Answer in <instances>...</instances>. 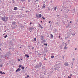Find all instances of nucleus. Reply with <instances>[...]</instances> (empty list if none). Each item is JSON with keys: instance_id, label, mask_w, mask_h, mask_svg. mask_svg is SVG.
Segmentation results:
<instances>
[{"instance_id": "f257e3e1", "label": "nucleus", "mask_w": 78, "mask_h": 78, "mask_svg": "<svg viewBox=\"0 0 78 78\" xmlns=\"http://www.w3.org/2000/svg\"><path fill=\"white\" fill-rule=\"evenodd\" d=\"M41 66H42V63L40 62L39 63V64L37 65L36 66H35L34 67L36 69H38L39 67H41Z\"/></svg>"}, {"instance_id": "f03ea898", "label": "nucleus", "mask_w": 78, "mask_h": 78, "mask_svg": "<svg viewBox=\"0 0 78 78\" xmlns=\"http://www.w3.org/2000/svg\"><path fill=\"white\" fill-rule=\"evenodd\" d=\"M2 19L4 22H7L8 20V17H2Z\"/></svg>"}, {"instance_id": "7ed1b4c3", "label": "nucleus", "mask_w": 78, "mask_h": 78, "mask_svg": "<svg viewBox=\"0 0 78 78\" xmlns=\"http://www.w3.org/2000/svg\"><path fill=\"white\" fill-rule=\"evenodd\" d=\"M38 27L39 28H41L42 29V26L40 24L38 25Z\"/></svg>"}, {"instance_id": "20e7f679", "label": "nucleus", "mask_w": 78, "mask_h": 78, "mask_svg": "<svg viewBox=\"0 0 78 78\" xmlns=\"http://www.w3.org/2000/svg\"><path fill=\"white\" fill-rule=\"evenodd\" d=\"M64 65H65V66H68L69 65V64L66 62L65 63H64Z\"/></svg>"}, {"instance_id": "39448f33", "label": "nucleus", "mask_w": 78, "mask_h": 78, "mask_svg": "<svg viewBox=\"0 0 78 78\" xmlns=\"http://www.w3.org/2000/svg\"><path fill=\"white\" fill-rule=\"evenodd\" d=\"M21 70V69H20V68H18L17 70H16V72H18V71H20Z\"/></svg>"}, {"instance_id": "423d86ee", "label": "nucleus", "mask_w": 78, "mask_h": 78, "mask_svg": "<svg viewBox=\"0 0 78 78\" xmlns=\"http://www.w3.org/2000/svg\"><path fill=\"white\" fill-rule=\"evenodd\" d=\"M41 40H43V39H44V36H41Z\"/></svg>"}, {"instance_id": "0eeeda50", "label": "nucleus", "mask_w": 78, "mask_h": 78, "mask_svg": "<svg viewBox=\"0 0 78 78\" xmlns=\"http://www.w3.org/2000/svg\"><path fill=\"white\" fill-rule=\"evenodd\" d=\"M15 24H16V22H13L12 23V25H15Z\"/></svg>"}, {"instance_id": "6e6552de", "label": "nucleus", "mask_w": 78, "mask_h": 78, "mask_svg": "<svg viewBox=\"0 0 78 78\" xmlns=\"http://www.w3.org/2000/svg\"><path fill=\"white\" fill-rule=\"evenodd\" d=\"M14 10H15V11H16V10H17V8L16 7H15L14 8Z\"/></svg>"}, {"instance_id": "1a4fd4ad", "label": "nucleus", "mask_w": 78, "mask_h": 78, "mask_svg": "<svg viewBox=\"0 0 78 78\" xmlns=\"http://www.w3.org/2000/svg\"><path fill=\"white\" fill-rule=\"evenodd\" d=\"M33 29H34V28L32 27H30V28H29L30 30H33Z\"/></svg>"}, {"instance_id": "9d476101", "label": "nucleus", "mask_w": 78, "mask_h": 78, "mask_svg": "<svg viewBox=\"0 0 78 78\" xmlns=\"http://www.w3.org/2000/svg\"><path fill=\"white\" fill-rule=\"evenodd\" d=\"M39 17H40V18H41V17H42V15L41 14H40L39 15Z\"/></svg>"}, {"instance_id": "9b49d317", "label": "nucleus", "mask_w": 78, "mask_h": 78, "mask_svg": "<svg viewBox=\"0 0 78 78\" xmlns=\"http://www.w3.org/2000/svg\"><path fill=\"white\" fill-rule=\"evenodd\" d=\"M51 34V37H52L51 38H52V37H53V35L52 34Z\"/></svg>"}, {"instance_id": "f8f14e48", "label": "nucleus", "mask_w": 78, "mask_h": 78, "mask_svg": "<svg viewBox=\"0 0 78 78\" xmlns=\"http://www.w3.org/2000/svg\"><path fill=\"white\" fill-rule=\"evenodd\" d=\"M45 7V4H44V5L42 6V8H44Z\"/></svg>"}, {"instance_id": "ddd939ff", "label": "nucleus", "mask_w": 78, "mask_h": 78, "mask_svg": "<svg viewBox=\"0 0 78 78\" xmlns=\"http://www.w3.org/2000/svg\"><path fill=\"white\" fill-rule=\"evenodd\" d=\"M21 68L23 70V69H25V67H23V66H22L21 67Z\"/></svg>"}, {"instance_id": "4468645a", "label": "nucleus", "mask_w": 78, "mask_h": 78, "mask_svg": "<svg viewBox=\"0 0 78 78\" xmlns=\"http://www.w3.org/2000/svg\"><path fill=\"white\" fill-rule=\"evenodd\" d=\"M8 56V55H7V54H6L5 55V57H7Z\"/></svg>"}, {"instance_id": "2eb2a0df", "label": "nucleus", "mask_w": 78, "mask_h": 78, "mask_svg": "<svg viewBox=\"0 0 78 78\" xmlns=\"http://www.w3.org/2000/svg\"><path fill=\"white\" fill-rule=\"evenodd\" d=\"M56 9H57L56 7H55L54 8V10H55V11L56 10Z\"/></svg>"}, {"instance_id": "dca6fc26", "label": "nucleus", "mask_w": 78, "mask_h": 78, "mask_svg": "<svg viewBox=\"0 0 78 78\" xmlns=\"http://www.w3.org/2000/svg\"><path fill=\"white\" fill-rule=\"evenodd\" d=\"M65 50H67V47H66V46L64 47Z\"/></svg>"}, {"instance_id": "f3484780", "label": "nucleus", "mask_w": 78, "mask_h": 78, "mask_svg": "<svg viewBox=\"0 0 78 78\" xmlns=\"http://www.w3.org/2000/svg\"><path fill=\"white\" fill-rule=\"evenodd\" d=\"M6 37H8V35H6L4 36L5 38H6Z\"/></svg>"}, {"instance_id": "a211bd4d", "label": "nucleus", "mask_w": 78, "mask_h": 78, "mask_svg": "<svg viewBox=\"0 0 78 78\" xmlns=\"http://www.w3.org/2000/svg\"><path fill=\"white\" fill-rule=\"evenodd\" d=\"M51 58H54V56H51Z\"/></svg>"}, {"instance_id": "6ab92c4d", "label": "nucleus", "mask_w": 78, "mask_h": 78, "mask_svg": "<svg viewBox=\"0 0 78 78\" xmlns=\"http://www.w3.org/2000/svg\"><path fill=\"white\" fill-rule=\"evenodd\" d=\"M55 70H56V71H58V69H56V68H55Z\"/></svg>"}, {"instance_id": "aec40b11", "label": "nucleus", "mask_w": 78, "mask_h": 78, "mask_svg": "<svg viewBox=\"0 0 78 78\" xmlns=\"http://www.w3.org/2000/svg\"><path fill=\"white\" fill-rule=\"evenodd\" d=\"M2 74H5V73L3 72L2 73Z\"/></svg>"}, {"instance_id": "412c9836", "label": "nucleus", "mask_w": 78, "mask_h": 78, "mask_svg": "<svg viewBox=\"0 0 78 78\" xmlns=\"http://www.w3.org/2000/svg\"><path fill=\"white\" fill-rule=\"evenodd\" d=\"M37 1H38V0H36V1L35 0V3H36V2H37Z\"/></svg>"}, {"instance_id": "4be33fe9", "label": "nucleus", "mask_w": 78, "mask_h": 78, "mask_svg": "<svg viewBox=\"0 0 78 78\" xmlns=\"http://www.w3.org/2000/svg\"><path fill=\"white\" fill-rule=\"evenodd\" d=\"M19 68H20L21 67V65H19Z\"/></svg>"}, {"instance_id": "5701e85b", "label": "nucleus", "mask_w": 78, "mask_h": 78, "mask_svg": "<svg viewBox=\"0 0 78 78\" xmlns=\"http://www.w3.org/2000/svg\"><path fill=\"white\" fill-rule=\"evenodd\" d=\"M27 58H30V56H29L28 55H27Z\"/></svg>"}, {"instance_id": "b1692460", "label": "nucleus", "mask_w": 78, "mask_h": 78, "mask_svg": "<svg viewBox=\"0 0 78 78\" xmlns=\"http://www.w3.org/2000/svg\"><path fill=\"white\" fill-rule=\"evenodd\" d=\"M30 12V11H26V12Z\"/></svg>"}, {"instance_id": "393cba45", "label": "nucleus", "mask_w": 78, "mask_h": 78, "mask_svg": "<svg viewBox=\"0 0 78 78\" xmlns=\"http://www.w3.org/2000/svg\"><path fill=\"white\" fill-rule=\"evenodd\" d=\"M42 19H43L44 20H45V18H44V17H42Z\"/></svg>"}, {"instance_id": "a878e982", "label": "nucleus", "mask_w": 78, "mask_h": 78, "mask_svg": "<svg viewBox=\"0 0 78 78\" xmlns=\"http://www.w3.org/2000/svg\"><path fill=\"white\" fill-rule=\"evenodd\" d=\"M2 71H0V73H1V74H2Z\"/></svg>"}, {"instance_id": "bb28decb", "label": "nucleus", "mask_w": 78, "mask_h": 78, "mask_svg": "<svg viewBox=\"0 0 78 78\" xmlns=\"http://www.w3.org/2000/svg\"><path fill=\"white\" fill-rule=\"evenodd\" d=\"M21 1L22 2H24V1H25V0H21Z\"/></svg>"}, {"instance_id": "cd10ccee", "label": "nucleus", "mask_w": 78, "mask_h": 78, "mask_svg": "<svg viewBox=\"0 0 78 78\" xmlns=\"http://www.w3.org/2000/svg\"><path fill=\"white\" fill-rule=\"evenodd\" d=\"M48 11L50 10V9H49V8H48Z\"/></svg>"}, {"instance_id": "c85d7f7f", "label": "nucleus", "mask_w": 78, "mask_h": 78, "mask_svg": "<svg viewBox=\"0 0 78 78\" xmlns=\"http://www.w3.org/2000/svg\"><path fill=\"white\" fill-rule=\"evenodd\" d=\"M32 50H33V49H34V47H33L32 48Z\"/></svg>"}, {"instance_id": "c756f323", "label": "nucleus", "mask_w": 78, "mask_h": 78, "mask_svg": "<svg viewBox=\"0 0 78 78\" xmlns=\"http://www.w3.org/2000/svg\"><path fill=\"white\" fill-rule=\"evenodd\" d=\"M44 45L46 46H47V44H44Z\"/></svg>"}, {"instance_id": "7c9ffc66", "label": "nucleus", "mask_w": 78, "mask_h": 78, "mask_svg": "<svg viewBox=\"0 0 78 78\" xmlns=\"http://www.w3.org/2000/svg\"><path fill=\"white\" fill-rule=\"evenodd\" d=\"M27 56H28V55H27V54H26V55H25V56H26V57H27Z\"/></svg>"}, {"instance_id": "2f4dec72", "label": "nucleus", "mask_w": 78, "mask_h": 78, "mask_svg": "<svg viewBox=\"0 0 78 78\" xmlns=\"http://www.w3.org/2000/svg\"><path fill=\"white\" fill-rule=\"evenodd\" d=\"M34 40L35 41H36V38H34Z\"/></svg>"}, {"instance_id": "473e14b6", "label": "nucleus", "mask_w": 78, "mask_h": 78, "mask_svg": "<svg viewBox=\"0 0 78 78\" xmlns=\"http://www.w3.org/2000/svg\"><path fill=\"white\" fill-rule=\"evenodd\" d=\"M74 60H75V58H73V61H74Z\"/></svg>"}, {"instance_id": "72a5a7b5", "label": "nucleus", "mask_w": 78, "mask_h": 78, "mask_svg": "<svg viewBox=\"0 0 78 78\" xmlns=\"http://www.w3.org/2000/svg\"><path fill=\"white\" fill-rule=\"evenodd\" d=\"M73 11H75V9H73Z\"/></svg>"}, {"instance_id": "f704fd0d", "label": "nucleus", "mask_w": 78, "mask_h": 78, "mask_svg": "<svg viewBox=\"0 0 78 78\" xmlns=\"http://www.w3.org/2000/svg\"><path fill=\"white\" fill-rule=\"evenodd\" d=\"M73 36H74V35H75V34H73Z\"/></svg>"}, {"instance_id": "c9c22d12", "label": "nucleus", "mask_w": 78, "mask_h": 78, "mask_svg": "<svg viewBox=\"0 0 78 78\" xmlns=\"http://www.w3.org/2000/svg\"><path fill=\"white\" fill-rule=\"evenodd\" d=\"M27 78H28V77H29V75L27 76Z\"/></svg>"}, {"instance_id": "e433bc0d", "label": "nucleus", "mask_w": 78, "mask_h": 78, "mask_svg": "<svg viewBox=\"0 0 78 78\" xmlns=\"http://www.w3.org/2000/svg\"><path fill=\"white\" fill-rule=\"evenodd\" d=\"M68 77L69 78H71V77H70L69 76H68Z\"/></svg>"}, {"instance_id": "4c0bfd02", "label": "nucleus", "mask_w": 78, "mask_h": 78, "mask_svg": "<svg viewBox=\"0 0 78 78\" xmlns=\"http://www.w3.org/2000/svg\"><path fill=\"white\" fill-rule=\"evenodd\" d=\"M51 23V21L49 22V23Z\"/></svg>"}, {"instance_id": "58836bf2", "label": "nucleus", "mask_w": 78, "mask_h": 78, "mask_svg": "<svg viewBox=\"0 0 78 78\" xmlns=\"http://www.w3.org/2000/svg\"><path fill=\"white\" fill-rule=\"evenodd\" d=\"M44 60H45L46 59V58H45L44 57Z\"/></svg>"}, {"instance_id": "ea45409f", "label": "nucleus", "mask_w": 78, "mask_h": 78, "mask_svg": "<svg viewBox=\"0 0 78 78\" xmlns=\"http://www.w3.org/2000/svg\"><path fill=\"white\" fill-rule=\"evenodd\" d=\"M68 41H69V42H70V40H69Z\"/></svg>"}, {"instance_id": "a19ab883", "label": "nucleus", "mask_w": 78, "mask_h": 78, "mask_svg": "<svg viewBox=\"0 0 78 78\" xmlns=\"http://www.w3.org/2000/svg\"><path fill=\"white\" fill-rule=\"evenodd\" d=\"M69 27V26H67L66 27V28H68Z\"/></svg>"}, {"instance_id": "79ce46f5", "label": "nucleus", "mask_w": 78, "mask_h": 78, "mask_svg": "<svg viewBox=\"0 0 78 78\" xmlns=\"http://www.w3.org/2000/svg\"><path fill=\"white\" fill-rule=\"evenodd\" d=\"M0 45L1 46H2V43H1V44H0Z\"/></svg>"}, {"instance_id": "37998d69", "label": "nucleus", "mask_w": 78, "mask_h": 78, "mask_svg": "<svg viewBox=\"0 0 78 78\" xmlns=\"http://www.w3.org/2000/svg\"><path fill=\"white\" fill-rule=\"evenodd\" d=\"M72 13H73V16H74V13H73V12Z\"/></svg>"}, {"instance_id": "c03bdc74", "label": "nucleus", "mask_w": 78, "mask_h": 78, "mask_svg": "<svg viewBox=\"0 0 78 78\" xmlns=\"http://www.w3.org/2000/svg\"><path fill=\"white\" fill-rule=\"evenodd\" d=\"M36 16H37V17H38L39 16H38V15H37Z\"/></svg>"}, {"instance_id": "a18cd8bd", "label": "nucleus", "mask_w": 78, "mask_h": 78, "mask_svg": "<svg viewBox=\"0 0 78 78\" xmlns=\"http://www.w3.org/2000/svg\"><path fill=\"white\" fill-rule=\"evenodd\" d=\"M28 2H30V0H28Z\"/></svg>"}, {"instance_id": "49530a36", "label": "nucleus", "mask_w": 78, "mask_h": 78, "mask_svg": "<svg viewBox=\"0 0 78 78\" xmlns=\"http://www.w3.org/2000/svg\"><path fill=\"white\" fill-rule=\"evenodd\" d=\"M70 76H72V74H70Z\"/></svg>"}, {"instance_id": "de8ad7c7", "label": "nucleus", "mask_w": 78, "mask_h": 78, "mask_svg": "<svg viewBox=\"0 0 78 78\" xmlns=\"http://www.w3.org/2000/svg\"><path fill=\"white\" fill-rule=\"evenodd\" d=\"M32 23H30V25H31V24Z\"/></svg>"}, {"instance_id": "09e8293b", "label": "nucleus", "mask_w": 78, "mask_h": 78, "mask_svg": "<svg viewBox=\"0 0 78 78\" xmlns=\"http://www.w3.org/2000/svg\"><path fill=\"white\" fill-rule=\"evenodd\" d=\"M61 37V36H58V37Z\"/></svg>"}, {"instance_id": "8fccbe9b", "label": "nucleus", "mask_w": 78, "mask_h": 78, "mask_svg": "<svg viewBox=\"0 0 78 78\" xmlns=\"http://www.w3.org/2000/svg\"><path fill=\"white\" fill-rule=\"evenodd\" d=\"M57 16H58H58H59V15H57Z\"/></svg>"}, {"instance_id": "3c124183", "label": "nucleus", "mask_w": 78, "mask_h": 78, "mask_svg": "<svg viewBox=\"0 0 78 78\" xmlns=\"http://www.w3.org/2000/svg\"><path fill=\"white\" fill-rule=\"evenodd\" d=\"M75 50H76V48H75Z\"/></svg>"}, {"instance_id": "603ef678", "label": "nucleus", "mask_w": 78, "mask_h": 78, "mask_svg": "<svg viewBox=\"0 0 78 78\" xmlns=\"http://www.w3.org/2000/svg\"><path fill=\"white\" fill-rule=\"evenodd\" d=\"M18 61H20V59H19Z\"/></svg>"}, {"instance_id": "864d4df0", "label": "nucleus", "mask_w": 78, "mask_h": 78, "mask_svg": "<svg viewBox=\"0 0 78 78\" xmlns=\"http://www.w3.org/2000/svg\"><path fill=\"white\" fill-rule=\"evenodd\" d=\"M9 3H11V2H9Z\"/></svg>"}, {"instance_id": "5fc2aeb1", "label": "nucleus", "mask_w": 78, "mask_h": 78, "mask_svg": "<svg viewBox=\"0 0 78 78\" xmlns=\"http://www.w3.org/2000/svg\"><path fill=\"white\" fill-rule=\"evenodd\" d=\"M41 23H42V21H41Z\"/></svg>"}, {"instance_id": "6e6d98bb", "label": "nucleus", "mask_w": 78, "mask_h": 78, "mask_svg": "<svg viewBox=\"0 0 78 78\" xmlns=\"http://www.w3.org/2000/svg\"><path fill=\"white\" fill-rule=\"evenodd\" d=\"M70 23H72V21H70Z\"/></svg>"}, {"instance_id": "4d7b16f0", "label": "nucleus", "mask_w": 78, "mask_h": 78, "mask_svg": "<svg viewBox=\"0 0 78 78\" xmlns=\"http://www.w3.org/2000/svg\"><path fill=\"white\" fill-rule=\"evenodd\" d=\"M65 39H67V37H66Z\"/></svg>"}, {"instance_id": "13d9d810", "label": "nucleus", "mask_w": 78, "mask_h": 78, "mask_svg": "<svg viewBox=\"0 0 78 78\" xmlns=\"http://www.w3.org/2000/svg\"><path fill=\"white\" fill-rule=\"evenodd\" d=\"M23 8H25V7H23Z\"/></svg>"}, {"instance_id": "bf43d9fd", "label": "nucleus", "mask_w": 78, "mask_h": 78, "mask_svg": "<svg viewBox=\"0 0 78 78\" xmlns=\"http://www.w3.org/2000/svg\"><path fill=\"white\" fill-rule=\"evenodd\" d=\"M72 65L73 66V63H72Z\"/></svg>"}, {"instance_id": "052dcab7", "label": "nucleus", "mask_w": 78, "mask_h": 78, "mask_svg": "<svg viewBox=\"0 0 78 78\" xmlns=\"http://www.w3.org/2000/svg\"><path fill=\"white\" fill-rule=\"evenodd\" d=\"M2 65H1V67H2Z\"/></svg>"}, {"instance_id": "680f3d73", "label": "nucleus", "mask_w": 78, "mask_h": 78, "mask_svg": "<svg viewBox=\"0 0 78 78\" xmlns=\"http://www.w3.org/2000/svg\"><path fill=\"white\" fill-rule=\"evenodd\" d=\"M20 48H21V47H20Z\"/></svg>"}, {"instance_id": "e2e57ef3", "label": "nucleus", "mask_w": 78, "mask_h": 78, "mask_svg": "<svg viewBox=\"0 0 78 78\" xmlns=\"http://www.w3.org/2000/svg\"><path fill=\"white\" fill-rule=\"evenodd\" d=\"M77 20V21H78V20Z\"/></svg>"}, {"instance_id": "0e129e2a", "label": "nucleus", "mask_w": 78, "mask_h": 78, "mask_svg": "<svg viewBox=\"0 0 78 78\" xmlns=\"http://www.w3.org/2000/svg\"><path fill=\"white\" fill-rule=\"evenodd\" d=\"M46 55V54L45 55H44V56H45V55Z\"/></svg>"}, {"instance_id": "69168bd1", "label": "nucleus", "mask_w": 78, "mask_h": 78, "mask_svg": "<svg viewBox=\"0 0 78 78\" xmlns=\"http://www.w3.org/2000/svg\"><path fill=\"white\" fill-rule=\"evenodd\" d=\"M30 32H31V31H30Z\"/></svg>"}, {"instance_id": "338daca9", "label": "nucleus", "mask_w": 78, "mask_h": 78, "mask_svg": "<svg viewBox=\"0 0 78 78\" xmlns=\"http://www.w3.org/2000/svg\"><path fill=\"white\" fill-rule=\"evenodd\" d=\"M71 68H72V67H71Z\"/></svg>"}, {"instance_id": "774afa93", "label": "nucleus", "mask_w": 78, "mask_h": 78, "mask_svg": "<svg viewBox=\"0 0 78 78\" xmlns=\"http://www.w3.org/2000/svg\"><path fill=\"white\" fill-rule=\"evenodd\" d=\"M41 78H42V77H41Z\"/></svg>"}]
</instances>
